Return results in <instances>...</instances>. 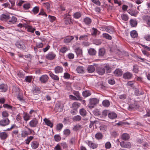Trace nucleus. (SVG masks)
Segmentation results:
<instances>
[{
  "label": "nucleus",
  "mask_w": 150,
  "mask_h": 150,
  "mask_svg": "<svg viewBox=\"0 0 150 150\" xmlns=\"http://www.w3.org/2000/svg\"><path fill=\"white\" fill-rule=\"evenodd\" d=\"M99 101V100L95 98L90 99L88 105V107L91 108H93L95 105L98 103Z\"/></svg>",
  "instance_id": "1"
},
{
  "label": "nucleus",
  "mask_w": 150,
  "mask_h": 150,
  "mask_svg": "<svg viewBox=\"0 0 150 150\" xmlns=\"http://www.w3.org/2000/svg\"><path fill=\"white\" fill-rule=\"evenodd\" d=\"M26 129H25L24 130L22 131L21 136L22 137H25L28 135H30L32 133V130L30 128L25 127Z\"/></svg>",
  "instance_id": "2"
},
{
  "label": "nucleus",
  "mask_w": 150,
  "mask_h": 150,
  "mask_svg": "<svg viewBox=\"0 0 150 150\" xmlns=\"http://www.w3.org/2000/svg\"><path fill=\"white\" fill-rule=\"evenodd\" d=\"M120 145L121 147L127 148H130L131 146V143L128 142H125L124 141H122L120 143Z\"/></svg>",
  "instance_id": "3"
},
{
  "label": "nucleus",
  "mask_w": 150,
  "mask_h": 150,
  "mask_svg": "<svg viewBox=\"0 0 150 150\" xmlns=\"http://www.w3.org/2000/svg\"><path fill=\"white\" fill-rule=\"evenodd\" d=\"M10 121L8 118H3L0 121V125L4 126L9 124Z\"/></svg>",
  "instance_id": "4"
},
{
  "label": "nucleus",
  "mask_w": 150,
  "mask_h": 150,
  "mask_svg": "<svg viewBox=\"0 0 150 150\" xmlns=\"http://www.w3.org/2000/svg\"><path fill=\"white\" fill-rule=\"evenodd\" d=\"M38 120L36 118L32 120L29 123V125L31 127H36L38 123Z\"/></svg>",
  "instance_id": "5"
},
{
  "label": "nucleus",
  "mask_w": 150,
  "mask_h": 150,
  "mask_svg": "<svg viewBox=\"0 0 150 150\" xmlns=\"http://www.w3.org/2000/svg\"><path fill=\"white\" fill-rule=\"evenodd\" d=\"M63 107L61 106V103L60 102H58L55 105V110L57 112H61L63 110Z\"/></svg>",
  "instance_id": "6"
},
{
  "label": "nucleus",
  "mask_w": 150,
  "mask_h": 150,
  "mask_svg": "<svg viewBox=\"0 0 150 150\" xmlns=\"http://www.w3.org/2000/svg\"><path fill=\"white\" fill-rule=\"evenodd\" d=\"M56 56L55 54L52 52H50L46 56V58L49 60H52Z\"/></svg>",
  "instance_id": "7"
},
{
  "label": "nucleus",
  "mask_w": 150,
  "mask_h": 150,
  "mask_svg": "<svg viewBox=\"0 0 150 150\" xmlns=\"http://www.w3.org/2000/svg\"><path fill=\"white\" fill-rule=\"evenodd\" d=\"M97 72L100 75H103L104 74L105 72V70L104 68L98 67L97 69Z\"/></svg>",
  "instance_id": "8"
},
{
  "label": "nucleus",
  "mask_w": 150,
  "mask_h": 150,
  "mask_svg": "<svg viewBox=\"0 0 150 150\" xmlns=\"http://www.w3.org/2000/svg\"><path fill=\"white\" fill-rule=\"evenodd\" d=\"M16 46L18 48L24 50L25 48V46L23 42H18L16 44Z\"/></svg>",
  "instance_id": "9"
},
{
  "label": "nucleus",
  "mask_w": 150,
  "mask_h": 150,
  "mask_svg": "<svg viewBox=\"0 0 150 150\" xmlns=\"http://www.w3.org/2000/svg\"><path fill=\"white\" fill-rule=\"evenodd\" d=\"M48 77L47 75L42 76L40 78V80L42 83H45L48 80Z\"/></svg>",
  "instance_id": "10"
},
{
  "label": "nucleus",
  "mask_w": 150,
  "mask_h": 150,
  "mask_svg": "<svg viewBox=\"0 0 150 150\" xmlns=\"http://www.w3.org/2000/svg\"><path fill=\"white\" fill-rule=\"evenodd\" d=\"M88 146L91 148L94 149L96 148L98 146V144L93 143L90 141H88L87 143Z\"/></svg>",
  "instance_id": "11"
},
{
  "label": "nucleus",
  "mask_w": 150,
  "mask_h": 150,
  "mask_svg": "<svg viewBox=\"0 0 150 150\" xmlns=\"http://www.w3.org/2000/svg\"><path fill=\"white\" fill-rule=\"evenodd\" d=\"M95 70V67L94 65H90L87 68V70L88 73H92Z\"/></svg>",
  "instance_id": "12"
},
{
  "label": "nucleus",
  "mask_w": 150,
  "mask_h": 150,
  "mask_svg": "<svg viewBox=\"0 0 150 150\" xmlns=\"http://www.w3.org/2000/svg\"><path fill=\"white\" fill-rule=\"evenodd\" d=\"M63 71V68L60 66H57L54 69V71L56 74L62 73Z\"/></svg>",
  "instance_id": "13"
},
{
  "label": "nucleus",
  "mask_w": 150,
  "mask_h": 150,
  "mask_svg": "<svg viewBox=\"0 0 150 150\" xmlns=\"http://www.w3.org/2000/svg\"><path fill=\"white\" fill-rule=\"evenodd\" d=\"M64 23L66 24H70L71 23V18L69 15L67 16V17L64 18Z\"/></svg>",
  "instance_id": "14"
},
{
  "label": "nucleus",
  "mask_w": 150,
  "mask_h": 150,
  "mask_svg": "<svg viewBox=\"0 0 150 150\" xmlns=\"http://www.w3.org/2000/svg\"><path fill=\"white\" fill-rule=\"evenodd\" d=\"M31 147L33 149L37 148L39 146V143L36 141H35L32 142L31 143Z\"/></svg>",
  "instance_id": "15"
},
{
  "label": "nucleus",
  "mask_w": 150,
  "mask_h": 150,
  "mask_svg": "<svg viewBox=\"0 0 150 150\" xmlns=\"http://www.w3.org/2000/svg\"><path fill=\"white\" fill-rule=\"evenodd\" d=\"M122 71L120 69H116L114 72V74L117 76H121L122 74Z\"/></svg>",
  "instance_id": "16"
},
{
  "label": "nucleus",
  "mask_w": 150,
  "mask_h": 150,
  "mask_svg": "<svg viewBox=\"0 0 150 150\" xmlns=\"http://www.w3.org/2000/svg\"><path fill=\"white\" fill-rule=\"evenodd\" d=\"M132 76V75L129 72H126L123 75V78L125 79H129Z\"/></svg>",
  "instance_id": "17"
},
{
  "label": "nucleus",
  "mask_w": 150,
  "mask_h": 150,
  "mask_svg": "<svg viewBox=\"0 0 150 150\" xmlns=\"http://www.w3.org/2000/svg\"><path fill=\"white\" fill-rule=\"evenodd\" d=\"M7 90V86L6 85L2 84L0 85V91L2 92H5Z\"/></svg>",
  "instance_id": "18"
},
{
  "label": "nucleus",
  "mask_w": 150,
  "mask_h": 150,
  "mask_svg": "<svg viewBox=\"0 0 150 150\" xmlns=\"http://www.w3.org/2000/svg\"><path fill=\"white\" fill-rule=\"evenodd\" d=\"M74 39V37L72 36H69L67 37L64 39V42L65 43L70 42L71 40Z\"/></svg>",
  "instance_id": "19"
},
{
  "label": "nucleus",
  "mask_w": 150,
  "mask_h": 150,
  "mask_svg": "<svg viewBox=\"0 0 150 150\" xmlns=\"http://www.w3.org/2000/svg\"><path fill=\"white\" fill-rule=\"evenodd\" d=\"M108 117L110 118L113 119L116 118L117 115L115 113L112 112L108 114Z\"/></svg>",
  "instance_id": "20"
},
{
  "label": "nucleus",
  "mask_w": 150,
  "mask_h": 150,
  "mask_svg": "<svg viewBox=\"0 0 150 150\" xmlns=\"http://www.w3.org/2000/svg\"><path fill=\"white\" fill-rule=\"evenodd\" d=\"M105 52V49L103 48L100 49L98 51V56L102 57L104 56Z\"/></svg>",
  "instance_id": "21"
},
{
  "label": "nucleus",
  "mask_w": 150,
  "mask_h": 150,
  "mask_svg": "<svg viewBox=\"0 0 150 150\" xmlns=\"http://www.w3.org/2000/svg\"><path fill=\"white\" fill-rule=\"evenodd\" d=\"M81 117L79 115H76L72 118V120L74 122H78L81 119Z\"/></svg>",
  "instance_id": "22"
},
{
  "label": "nucleus",
  "mask_w": 150,
  "mask_h": 150,
  "mask_svg": "<svg viewBox=\"0 0 150 150\" xmlns=\"http://www.w3.org/2000/svg\"><path fill=\"white\" fill-rule=\"evenodd\" d=\"M44 120L47 125L50 126L51 127H52L53 124L50 120L46 118H45L44 119Z\"/></svg>",
  "instance_id": "23"
},
{
  "label": "nucleus",
  "mask_w": 150,
  "mask_h": 150,
  "mask_svg": "<svg viewBox=\"0 0 150 150\" xmlns=\"http://www.w3.org/2000/svg\"><path fill=\"white\" fill-rule=\"evenodd\" d=\"M88 54L91 55H94L96 53V52L95 50L93 48H90L88 51Z\"/></svg>",
  "instance_id": "24"
},
{
  "label": "nucleus",
  "mask_w": 150,
  "mask_h": 150,
  "mask_svg": "<svg viewBox=\"0 0 150 150\" xmlns=\"http://www.w3.org/2000/svg\"><path fill=\"white\" fill-rule=\"evenodd\" d=\"M81 104L77 102H75L72 104V107L74 110H76L80 106Z\"/></svg>",
  "instance_id": "25"
},
{
  "label": "nucleus",
  "mask_w": 150,
  "mask_h": 150,
  "mask_svg": "<svg viewBox=\"0 0 150 150\" xmlns=\"http://www.w3.org/2000/svg\"><path fill=\"white\" fill-rule=\"evenodd\" d=\"M76 71L79 73H84L83 68L82 66H78L76 68Z\"/></svg>",
  "instance_id": "26"
},
{
  "label": "nucleus",
  "mask_w": 150,
  "mask_h": 150,
  "mask_svg": "<svg viewBox=\"0 0 150 150\" xmlns=\"http://www.w3.org/2000/svg\"><path fill=\"white\" fill-rule=\"evenodd\" d=\"M8 135L5 132L0 133V138L1 139H4L7 137Z\"/></svg>",
  "instance_id": "27"
},
{
  "label": "nucleus",
  "mask_w": 150,
  "mask_h": 150,
  "mask_svg": "<svg viewBox=\"0 0 150 150\" xmlns=\"http://www.w3.org/2000/svg\"><path fill=\"white\" fill-rule=\"evenodd\" d=\"M17 19L16 17L14 16H12L11 20L8 21V23L9 24H13L16 22Z\"/></svg>",
  "instance_id": "28"
},
{
  "label": "nucleus",
  "mask_w": 150,
  "mask_h": 150,
  "mask_svg": "<svg viewBox=\"0 0 150 150\" xmlns=\"http://www.w3.org/2000/svg\"><path fill=\"white\" fill-rule=\"evenodd\" d=\"M103 105L106 107H108L110 105V103L109 101L107 100H103L102 102Z\"/></svg>",
  "instance_id": "29"
},
{
  "label": "nucleus",
  "mask_w": 150,
  "mask_h": 150,
  "mask_svg": "<svg viewBox=\"0 0 150 150\" xmlns=\"http://www.w3.org/2000/svg\"><path fill=\"white\" fill-rule=\"evenodd\" d=\"M9 16L8 15L2 14L1 16V19L2 21L8 20L9 19Z\"/></svg>",
  "instance_id": "30"
},
{
  "label": "nucleus",
  "mask_w": 150,
  "mask_h": 150,
  "mask_svg": "<svg viewBox=\"0 0 150 150\" xmlns=\"http://www.w3.org/2000/svg\"><path fill=\"white\" fill-rule=\"evenodd\" d=\"M103 135L100 132L97 133L95 135V137L96 139L100 140L102 139L103 138Z\"/></svg>",
  "instance_id": "31"
},
{
  "label": "nucleus",
  "mask_w": 150,
  "mask_h": 150,
  "mask_svg": "<svg viewBox=\"0 0 150 150\" xmlns=\"http://www.w3.org/2000/svg\"><path fill=\"white\" fill-rule=\"evenodd\" d=\"M122 139L124 140H127L129 138V135L127 133H124L122 135Z\"/></svg>",
  "instance_id": "32"
},
{
  "label": "nucleus",
  "mask_w": 150,
  "mask_h": 150,
  "mask_svg": "<svg viewBox=\"0 0 150 150\" xmlns=\"http://www.w3.org/2000/svg\"><path fill=\"white\" fill-rule=\"evenodd\" d=\"M82 94L85 97H87L91 95V93L88 91H85L83 92Z\"/></svg>",
  "instance_id": "33"
},
{
  "label": "nucleus",
  "mask_w": 150,
  "mask_h": 150,
  "mask_svg": "<svg viewBox=\"0 0 150 150\" xmlns=\"http://www.w3.org/2000/svg\"><path fill=\"white\" fill-rule=\"evenodd\" d=\"M34 137L32 136H30L27 138V139L25 141V143L27 144H29L30 142L33 139Z\"/></svg>",
  "instance_id": "34"
},
{
  "label": "nucleus",
  "mask_w": 150,
  "mask_h": 150,
  "mask_svg": "<svg viewBox=\"0 0 150 150\" xmlns=\"http://www.w3.org/2000/svg\"><path fill=\"white\" fill-rule=\"evenodd\" d=\"M79 113L81 115L84 116L86 115V112L85 109L83 108H82L80 110Z\"/></svg>",
  "instance_id": "35"
},
{
  "label": "nucleus",
  "mask_w": 150,
  "mask_h": 150,
  "mask_svg": "<svg viewBox=\"0 0 150 150\" xmlns=\"http://www.w3.org/2000/svg\"><path fill=\"white\" fill-rule=\"evenodd\" d=\"M130 23L132 27H135L137 24V21L134 20H131L130 21Z\"/></svg>",
  "instance_id": "36"
},
{
  "label": "nucleus",
  "mask_w": 150,
  "mask_h": 150,
  "mask_svg": "<svg viewBox=\"0 0 150 150\" xmlns=\"http://www.w3.org/2000/svg\"><path fill=\"white\" fill-rule=\"evenodd\" d=\"M25 27L27 28L28 31L29 32L33 33L35 30V28H33L32 26L27 25Z\"/></svg>",
  "instance_id": "37"
},
{
  "label": "nucleus",
  "mask_w": 150,
  "mask_h": 150,
  "mask_svg": "<svg viewBox=\"0 0 150 150\" xmlns=\"http://www.w3.org/2000/svg\"><path fill=\"white\" fill-rule=\"evenodd\" d=\"M50 76L51 78L55 80H58L59 79V78L57 75H55L52 72H51L50 74Z\"/></svg>",
  "instance_id": "38"
},
{
  "label": "nucleus",
  "mask_w": 150,
  "mask_h": 150,
  "mask_svg": "<svg viewBox=\"0 0 150 150\" xmlns=\"http://www.w3.org/2000/svg\"><path fill=\"white\" fill-rule=\"evenodd\" d=\"M13 92L17 95L19 94L20 93V90L19 88L18 87H13Z\"/></svg>",
  "instance_id": "39"
},
{
  "label": "nucleus",
  "mask_w": 150,
  "mask_h": 150,
  "mask_svg": "<svg viewBox=\"0 0 150 150\" xmlns=\"http://www.w3.org/2000/svg\"><path fill=\"white\" fill-rule=\"evenodd\" d=\"M84 22L86 24L88 25L91 23V20L90 18L88 17H86L84 19Z\"/></svg>",
  "instance_id": "40"
},
{
  "label": "nucleus",
  "mask_w": 150,
  "mask_h": 150,
  "mask_svg": "<svg viewBox=\"0 0 150 150\" xmlns=\"http://www.w3.org/2000/svg\"><path fill=\"white\" fill-rule=\"evenodd\" d=\"M130 35L133 38L136 37L137 36V33L136 31L134 30L130 32Z\"/></svg>",
  "instance_id": "41"
},
{
  "label": "nucleus",
  "mask_w": 150,
  "mask_h": 150,
  "mask_svg": "<svg viewBox=\"0 0 150 150\" xmlns=\"http://www.w3.org/2000/svg\"><path fill=\"white\" fill-rule=\"evenodd\" d=\"M88 35H84L80 36L79 39L80 40H85L88 39Z\"/></svg>",
  "instance_id": "42"
},
{
  "label": "nucleus",
  "mask_w": 150,
  "mask_h": 150,
  "mask_svg": "<svg viewBox=\"0 0 150 150\" xmlns=\"http://www.w3.org/2000/svg\"><path fill=\"white\" fill-rule=\"evenodd\" d=\"M75 52L78 55L82 54V50L79 48H77L75 50Z\"/></svg>",
  "instance_id": "43"
},
{
  "label": "nucleus",
  "mask_w": 150,
  "mask_h": 150,
  "mask_svg": "<svg viewBox=\"0 0 150 150\" xmlns=\"http://www.w3.org/2000/svg\"><path fill=\"white\" fill-rule=\"evenodd\" d=\"M121 18L122 20L125 21L128 20V17L127 15L125 14H122L121 15Z\"/></svg>",
  "instance_id": "44"
},
{
  "label": "nucleus",
  "mask_w": 150,
  "mask_h": 150,
  "mask_svg": "<svg viewBox=\"0 0 150 150\" xmlns=\"http://www.w3.org/2000/svg\"><path fill=\"white\" fill-rule=\"evenodd\" d=\"M103 38L109 40H110L112 39L111 36L107 33H103Z\"/></svg>",
  "instance_id": "45"
},
{
  "label": "nucleus",
  "mask_w": 150,
  "mask_h": 150,
  "mask_svg": "<svg viewBox=\"0 0 150 150\" xmlns=\"http://www.w3.org/2000/svg\"><path fill=\"white\" fill-rule=\"evenodd\" d=\"M39 11V7L38 6H35L33 8L32 11L34 14H35L38 13Z\"/></svg>",
  "instance_id": "46"
},
{
  "label": "nucleus",
  "mask_w": 150,
  "mask_h": 150,
  "mask_svg": "<svg viewBox=\"0 0 150 150\" xmlns=\"http://www.w3.org/2000/svg\"><path fill=\"white\" fill-rule=\"evenodd\" d=\"M74 94L77 97L76 98L78 99L77 100H82L81 97H80L79 93L78 92H74Z\"/></svg>",
  "instance_id": "47"
},
{
  "label": "nucleus",
  "mask_w": 150,
  "mask_h": 150,
  "mask_svg": "<svg viewBox=\"0 0 150 150\" xmlns=\"http://www.w3.org/2000/svg\"><path fill=\"white\" fill-rule=\"evenodd\" d=\"M98 30L96 28H93L91 31V35H96L97 33Z\"/></svg>",
  "instance_id": "48"
},
{
  "label": "nucleus",
  "mask_w": 150,
  "mask_h": 150,
  "mask_svg": "<svg viewBox=\"0 0 150 150\" xmlns=\"http://www.w3.org/2000/svg\"><path fill=\"white\" fill-rule=\"evenodd\" d=\"M18 95L17 97V98L22 102H24V100L23 98V97L21 95V94L19 93V94H18Z\"/></svg>",
  "instance_id": "49"
},
{
  "label": "nucleus",
  "mask_w": 150,
  "mask_h": 150,
  "mask_svg": "<svg viewBox=\"0 0 150 150\" xmlns=\"http://www.w3.org/2000/svg\"><path fill=\"white\" fill-rule=\"evenodd\" d=\"M74 17L76 18H78L81 16V14L80 12H76L74 15Z\"/></svg>",
  "instance_id": "50"
},
{
  "label": "nucleus",
  "mask_w": 150,
  "mask_h": 150,
  "mask_svg": "<svg viewBox=\"0 0 150 150\" xmlns=\"http://www.w3.org/2000/svg\"><path fill=\"white\" fill-rule=\"evenodd\" d=\"M68 50V49L67 47H63L60 49V52H61L64 53Z\"/></svg>",
  "instance_id": "51"
},
{
  "label": "nucleus",
  "mask_w": 150,
  "mask_h": 150,
  "mask_svg": "<svg viewBox=\"0 0 150 150\" xmlns=\"http://www.w3.org/2000/svg\"><path fill=\"white\" fill-rule=\"evenodd\" d=\"M54 138L55 141L57 142L59 141L61 139V137L59 135H55L54 136Z\"/></svg>",
  "instance_id": "52"
},
{
  "label": "nucleus",
  "mask_w": 150,
  "mask_h": 150,
  "mask_svg": "<svg viewBox=\"0 0 150 150\" xmlns=\"http://www.w3.org/2000/svg\"><path fill=\"white\" fill-rule=\"evenodd\" d=\"M104 68L106 69L107 72L110 73L111 72V69L109 66L106 65L104 66Z\"/></svg>",
  "instance_id": "53"
},
{
  "label": "nucleus",
  "mask_w": 150,
  "mask_h": 150,
  "mask_svg": "<svg viewBox=\"0 0 150 150\" xmlns=\"http://www.w3.org/2000/svg\"><path fill=\"white\" fill-rule=\"evenodd\" d=\"M32 76H27L25 78V80L26 82H30L31 81Z\"/></svg>",
  "instance_id": "54"
},
{
  "label": "nucleus",
  "mask_w": 150,
  "mask_h": 150,
  "mask_svg": "<svg viewBox=\"0 0 150 150\" xmlns=\"http://www.w3.org/2000/svg\"><path fill=\"white\" fill-rule=\"evenodd\" d=\"M30 116L27 114H25L23 116V118L25 120L28 121L30 118Z\"/></svg>",
  "instance_id": "55"
},
{
  "label": "nucleus",
  "mask_w": 150,
  "mask_h": 150,
  "mask_svg": "<svg viewBox=\"0 0 150 150\" xmlns=\"http://www.w3.org/2000/svg\"><path fill=\"white\" fill-rule=\"evenodd\" d=\"M63 125L62 123L58 124L57 126V129L58 130H60L62 128Z\"/></svg>",
  "instance_id": "56"
},
{
  "label": "nucleus",
  "mask_w": 150,
  "mask_h": 150,
  "mask_svg": "<svg viewBox=\"0 0 150 150\" xmlns=\"http://www.w3.org/2000/svg\"><path fill=\"white\" fill-rule=\"evenodd\" d=\"M70 133V131L68 129H66L64 130V134L67 135H69Z\"/></svg>",
  "instance_id": "57"
},
{
  "label": "nucleus",
  "mask_w": 150,
  "mask_h": 150,
  "mask_svg": "<svg viewBox=\"0 0 150 150\" xmlns=\"http://www.w3.org/2000/svg\"><path fill=\"white\" fill-rule=\"evenodd\" d=\"M105 147L106 149H110L111 147V145L109 142H106L105 144Z\"/></svg>",
  "instance_id": "58"
},
{
  "label": "nucleus",
  "mask_w": 150,
  "mask_h": 150,
  "mask_svg": "<svg viewBox=\"0 0 150 150\" xmlns=\"http://www.w3.org/2000/svg\"><path fill=\"white\" fill-rule=\"evenodd\" d=\"M100 130L104 132L107 129V127L105 125H102L100 127Z\"/></svg>",
  "instance_id": "59"
},
{
  "label": "nucleus",
  "mask_w": 150,
  "mask_h": 150,
  "mask_svg": "<svg viewBox=\"0 0 150 150\" xmlns=\"http://www.w3.org/2000/svg\"><path fill=\"white\" fill-rule=\"evenodd\" d=\"M48 17L50 21L51 22H53L56 18L54 16L50 15H49Z\"/></svg>",
  "instance_id": "60"
},
{
  "label": "nucleus",
  "mask_w": 150,
  "mask_h": 150,
  "mask_svg": "<svg viewBox=\"0 0 150 150\" xmlns=\"http://www.w3.org/2000/svg\"><path fill=\"white\" fill-rule=\"evenodd\" d=\"M2 116L4 117H7L8 116V114L6 111H4L2 113Z\"/></svg>",
  "instance_id": "61"
},
{
  "label": "nucleus",
  "mask_w": 150,
  "mask_h": 150,
  "mask_svg": "<svg viewBox=\"0 0 150 150\" xmlns=\"http://www.w3.org/2000/svg\"><path fill=\"white\" fill-rule=\"evenodd\" d=\"M33 91V94L35 95L38 94L40 93V90L39 88H35Z\"/></svg>",
  "instance_id": "62"
},
{
  "label": "nucleus",
  "mask_w": 150,
  "mask_h": 150,
  "mask_svg": "<svg viewBox=\"0 0 150 150\" xmlns=\"http://www.w3.org/2000/svg\"><path fill=\"white\" fill-rule=\"evenodd\" d=\"M23 7L26 9H28L30 7V5L29 4H24Z\"/></svg>",
  "instance_id": "63"
},
{
  "label": "nucleus",
  "mask_w": 150,
  "mask_h": 150,
  "mask_svg": "<svg viewBox=\"0 0 150 150\" xmlns=\"http://www.w3.org/2000/svg\"><path fill=\"white\" fill-rule=\"evenodd\" d=\"M126 94H122L119 95V98L121 99H125L126 98Z\"/></svg>",
  "instance_id": "64"
}]
</instances>
